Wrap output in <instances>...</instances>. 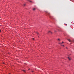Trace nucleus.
<instances>
[{
    "mask_svg": "<svg viewBox=\"0 0 74 74\" xmlns=\"http://www.w3.org/2000/svg\"><path fill=\"white\" fill-rule=\"evenodd\" d=\"M47 14H48V16H49V18H51V16H50V15H49L50 13H48L47 12Z\"/></svg>",
    "mask_w": 74,
    "mask_h": 74,
    "instance_id": "obj_1",
    "label": "nucleus"
},
{
    "mask_svg": "<svg viewBox=\"0 0 74 74\" xmlns=\"http://www.w3.org/2000/svg\"><path fill=\"white\" fill-rule=\"evenodd\" d=\"M51 33V34H52V32H51V31H49L48 32V33Z\"/></svg>",
    "mask_w": 74,
    "mask_h": 74,
    "instance_id": "obj_2",
    "label": "nucleus"
},
{
    "mask_svg": "<svg viewBox=\"0 0 74 74\" xmlns=\"http://www.w3.org/2000/svg\"><path fill=\"white\" fill-rule=\"evenodd\" d=\"M67 40H68V41H69V42H71V40H70V39H67Z\"/></svg>",
    "mask_w": 74,
    "mask_h": 74,
    "instance_id": "obj_3",
    "label": "nucleus"
},
{
    "mask_svg": "<svg viewBox=\"0 0 74 74\" xmlns=\"http://www.w3.org/2000/svg\"><path fill=\"white\" fill-rule=\"evenodd\" d=\"M36 33L37 34L38 36H39V33H38V32H37Z\"/></svg>",
    "mask_w": 74,
    "mask_h": 74,
    "instance_id": "obj_4",
    "label": "nucleus"
},
{
    "mask_svg": "<svg viewBox=\"0 0 74 74\" xmlns=\"http://www.w3.org/2000/svg\"><path fill=\"white\" fill-rule=\"evenodd\" d=\"M68 59H69V60H71V59H70V58H69V57H68Z\"/></svg>",
    "mask_w": 74,
    "mask_h": 74,
    "instance_id": "obj_5",
    "label": "nucleus"
},
{
    "mask_svg": "<svg viewBox=\"0 0 74 74\" xmlns=\"http://www.w3.org/2000/svg\"><path fill=\"white\" fill-rule=\"evenodd\" d=\"M33 10L34 11H35V10H36V8H33Z\"/></svg>",
    "mask_w": 74,
    "mask_h": 74,
    "instance_id": "obj_6",
    "label": "nucleus"
},
{
    "mask_svg": "<svg viewBox=\"0 0 74 74\" xmlns=\"http://www.w3.org/2000/svg\"><path fill=\"white\" fill-rule=\"evenodd\" d=\"M29 2H30V3H33V2L32 1H29Z\"/></svg>",
    "mask_w": 74,
    "mask_h": 74,
    "instance_id": "obj_7",
    "label": "nucleus"
},
{
    "mask_svg": "<svg viewBox=\"0 0 74 74\" xmlns=\"http://www.w3.org/2000/svg\"><path fill=\"white\" fill-rule=\"evenodd\" d=\"M61 45V46L62 45L63 47H64V45Z\"/></svg>",
    "mask_w": 74,
    "mask_h": 74,
    "instance_id": "obj_8",
    "label": "nucleus"
},
{
    "mask_svg": "<svg viewBox=\"0 0 74 74\" xmlns=\"http://www.w3.org/2000/svg\"><path fill=\"white\" fill-rule=\"evenodd\" d=\"M23 71H24V72H25V71H25V70H23Z\"/></svg>",
    "mask_w": 74,
    "mask_h": 74,
    "instance_id": "obj_9",
    "label": "nucleus"
},
{
    "mask_svg": "<svg viewBox=\"0 0 74 74\" xmlns=\"http://www.w3.org/2000/svg\"><path fill=\"white\" fill-rule=\"evenodd\" d=\"M63 43H64V42H62L60 44H61V45H62V44H63Z\"/></svg>",
    "mask_w": 74,
    "mask_h": 74,
    "instance_id": "obj_10",
    "label": "nucleus"
},
{
    "mask_svg": "<svg viewBox=\"0 0 74 74\" xmlns=\"http://www.w3.org/2000/svg\"><path fill=\"white\" fill-rule=\"evenodd\" d=\"M58 40L59 41H60V39H58Z\"/></svg>",
    "mask_w": 74,
    "mask_h": 74,
    "instance_id": "obj_11",
    "label": "nucleus"
},
{
    "mask_svg": "<svg viewBox=\"0 0 74 74\" xmlns=\"http://www.w3.org/2000/svg\"><path fill=\"white\" fill-rule=\"evenodd\" d=\"M25 4H24V6H25Z\"/></svg>",
    "mask_w": 74,
    "mask_h": 74,
    "instance_id": "obj_12",
    "label": "nucleus"
},
{
    "mask_svg": "<svg viewBox=\"0 0 74 74\" xmlns=\"http://www.w3.org/2000/svg\"><path fill=\"white\" fill-rule=\"evenodd\" d=\"M32 71V73H33V72H34V71Z\"/></svg>",
    "mask_w": 74,
    "mask_h": 74,
    "instance_id": "obj_13",
    "label": "nucleus"
},
{
    "mask_svg": "<svg viewBox=\"0 0 74 74\" xmlns=\"http://www.w3.org/2000/svg\"><path fill=\"white\" fill-rule=\"evenodd\" d=\"M1 32V31L0 30V32Z\"/></svg>",
    "mask_w": 74,
    "mask_h": 74,
    "instance_id": "obj_14",
    "label": "nucleus"
},
{
    "mask_svg": "<svg viewBox=\"0 0 74 74\" xmlns=\"http://www.w3.org/2000/svg\"><path fill=\"white\" fill-rule=\"evenodd\" d=\"M55 32H56V31H55Z\"/></svg>",
    "mask_w": 74,
    "mask_h": 74,
    "instance_id": "obj_15",
    "label": "nucleus"
},
{
    "mask_svg": "<svg viewBox=\"0 0 74 74\" xmlns=\"http://www.w3.org/2000/svg\"><path fill=\"white\" fill-rule=\"evenodd\" d=\"M3 64H4V62H3Z\"/></svg>",
    "mask_w": 74,
    "mask_h": 74,
    "instance_id": "obj_16",
    "label": "nucleus"
},
{
    "mask_svg": "<svg viewBox=\"0 0 74 74\" xmlns=\"http://www.w3.org/2000/svg\"><path fill=\"white\" fill-rule=\"evenodd\" d=\"M66 49H67V47H66Z\"/></svg>",
    "mask_w": 74,
    "mask_h": 74,
    "instance_id": "obj_17",
    "label": "nucleus"
},
{
    "mask_svg": "<svg viewBox=\"0 0 74 74\" xmlns=\"http://www.w3.org/2000/svg\"><path fill=\"white\" fill-rule=\"evenodd\" d=\"M30 69H29V70Z\"/></svg>",
    "mask_w": 74,
    "mask_h": 74,
    "instance_id": "obj_18",
    "label": "nucleus"
},
{
    "mask_svg": "<svg viewBox=\"0 0 74 74\" xmlns=\"http://www.w3.org/2000/svg\"><path fill=\"white\" fill-rule=\"evenodd\" d=\"M33 40H34V38H33Z\"/></svg>",
    "mask_w": 74,
    "mask_h": 74,
    "instance_id": "obj_19",
    "label": "nucleus"
},
{
    "mask_svg": "<svg viewBox=\"0 0 74 74\" xmlns=\"http://www.w3.org/2000/svg\"><path fill=\"white\" fill-rule=\"evenodd\" d=\"M9 74H10V73H9Z\"/></svg>",
    "mask_w": 74,
    "mask_h": 74,
    "instance_id": "obj_20",
    "label": "nucleus"
}]
</instances>
